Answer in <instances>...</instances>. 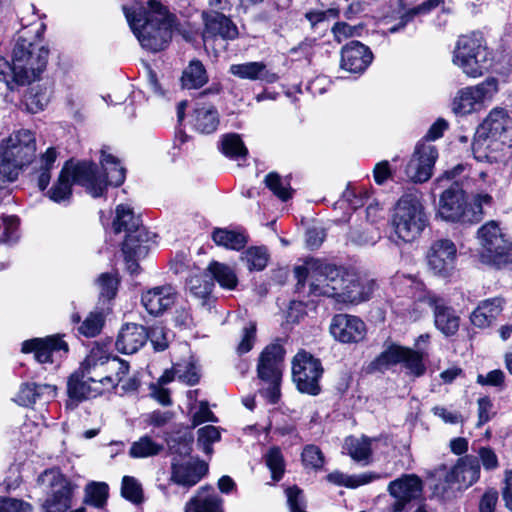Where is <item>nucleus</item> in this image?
Returning a JSON list of instances; mask_svg holds the SVG:
<instances>
[{"mask_svg":"<svg viewBox=\"0 0 512 512\" xmlns=\"http://www.w3.org/2000/svg\"><path fill=\"white\" fill-rule=\"evenodd\" d=\"M302 461L306 467L319 469L324 464V457L317 446L308 445L302 452Z\"/></svg>","mask_w":512,"mask_h":512,"instance_id":"nucleus-57","label":"nucleus"},{"mask_svg":"<svg viewBox=\"0 0 512 512\" xmlns=\"http://www.w3.org/2000/svg\"><path fill=\"white\" fill-rule=\"evenodd\" d=\"M128 373V362L111 356L104 346H94L78 370L68 379V405L76 406L79 402L111 391L120 384L124 391L136 390L139 382L135 377H128Z\"/></svg>","mask_w":512,"mask_h":512,"instance_id":"nucleus-1","label":"nucleus"},{"mask_svg":"<svg viewBox=\"0 0 512 512\" xmlns=\"http://www.w3.org/2000/svg\"><path fill=\"white\" fill-rule=\"evenodd\" d=\"M323 367L311 353L300 350L292 360V379L301 393L318 395Z\"/></svg>","mask_w":512,"mask_h":512,"instance_id":"nucleus-15","label":"nucleus"},{"mask_svg":"<svg viewBox=\"0 0 512 512\" xmlns=\"http://www.w3.org/2000/svg\"><path fill=\"white\" fill-rule=\"evenodd\" d=\"M108 485L104 482H91L86 486V502L95 506L103 507L108 498Z\"/></svg>","mask_w":512,"mask_h":512,"instance_id":"nucleus-50","label":"nucleus"},{"mask_svg":"<svg viewBox=\"0 0 512 512\" xmlns=\"http://www.w3.org/2000/svg\"><path fill=\"white\" fill-rule=\"evenodd\" d=\"M371 444L372 439L366 436H350L345 439L344 449L354 461L368 464L372 453Z\"/></svg>","mask_w":512,"mask_h":512,"instance_id":"nucleus-33","label":"nucleus"},{"mask_svg":"<svg viewBox=\"0 0 512 512\" xmlns=\"http://www.w3.org/2000/svg\"><path fill=\"white\" fill-rule=\"evenodd\" d=\"M287 503L290 512H306L303 491L296 486L286 489Z\"/></svg>","mask_w":512,"mask_h":512,"instance_id":"nucleus-60","label":"nucleus"},{"mask_svg":"<svg viewBox=\"0 0 512 512\" xmlns=\"http://www.w3.org/2000/svg\"><path fill=\"white\" fill-rule=\"evenodd\" d=\"M241 260L250 271H261L267 266L269 254L263 246L249 247L242 253Z\"/></svg>","mask_w":512,"mask_h":512,"instance_id":"nucleus-43","label":"nucleus"},{"mask_svg":"<svg viewBox=\"0 0 512 512\" xmlns=\"http://www.w3.org/2000/svg\"><path fill=\"white\" fill-rule=\"evenodd\" d=\"M477 238L482 248V262L501 265L507 261L512 242L498 222L492 220L482 225L477 231Z\"/></svg>","mask_w":512,"mask_h":512,"instance_id":"nucleus-13","label":"nucleus"},{"mask_svg":"<svg viewBox=\"0 0 512 512\" xmlns=\"http://www.w3.org/2000/svg\"><path fill=\"white\" fill-rule=\"evenodd\" d=\"M173 369L174 374L189 385H194L199 381V372L193 363H187L185 365L176 364Z\"/></svg>","mask_w":512,"mask_h":512,"instance_id":"nucleus-59","label":"nucleus"},{"mask_svg":"<svg viewBox=\"0 0 512 512\" xmlns=\"http://www.w3.org/2000/svg\"><path fill=\"white\" fill-rule=\"evenodd\" d=\"M190 293L200 301L202 307H210L213 282L208 275L191 276L188 282Z\"/></svg>","mask_w":512,"mask_h":512,"instance_id":"nucleus-35","label":"nucleus"},{"mask_svg":"<svg viewBox=\"0 0 512 512\" xmlns=\"http://www.w3.org/2000/svg\"><path fill=\"white\" fill-rule=\"evenodd\" d=\"M265 462L274 481H279L284 474L285 464L281 451L277 447L271 448L265 455Z\"/></svg>","mask_w":512,"mask_h":512,"instance_id":"nucleus-52","label":"nucleus"},{"mask_svg":"<svg viewBox=\"0 0 512 512\" xmlns=\"http://www.w3.org/2000/svg\"><path fill=\"white\" fill-rule=\"evenodd\" d=\"M265 184L282 201H286L292 196L289 185L276 172H270L266 175Z\"/></svg>","mask_w":512,"mask_h":512,"instance_id":"nucleus-53","label":"nucleus"},{"mask_svg":"<svg viewBox=\"0 0 512 512\" xmlns=\"http://www.w3.org/2000/svg\"><path fill=\"white\" fill-rule=\"evenodd\" d=\"M35 154L34 133L26 129L13 132L0 143V177L9 182L15 181L34 160Z\"/></svg>","mask_w":512,"mask_h":512,"instance_id":"nucleus-5","label":"nucleus"},{"mask_svg":"<svg viewBox=\"0 0 512 512\" xmlns=\"http://www.w3.org/2000/svg\"><path fill=\"white\" fill-rule=\"evenodd\" d=\"M190 122L198 133L212 134L218 129L220 115L213 104L197 102L193 108Z\"/></svg>","mask_w":512,"mask_h":512,"instance_id":"nucleus-27","label":"nucleus"},{"mask_svg":"<svg viewBox=\"0 0 512 512\" xmlns=\"http://www.w3.org/2000/svg\"><path fill=\"white\" fill-rule=\"evenodd\" d=\"M104 322L105 318L101 311H92L81 323L78 331L85 337H95L101 332Z\"/></svg>","mask_w":512,"mask_h":512,"instance_id":"nucleus-48","label":"nucleus"},{"mask_svg":"<svg viewBox=\"0 0 512 512\" xmlns=\"http://www.w3.org/2000/svg\"><path fill=\"white\" fill-rule=\"evenodd\" d=\"M127 22L141 47L150 52L165 49L172 37L173 17L157 0L123 6Z\"/></svg>","mask_w":512,"mask_h":512,"instance_id":"nucleus-3","label":"nucleus"},{"mask_svg":"<svg viewBox=\"0 0 512 512\" xmlns=\"http://www.w3.org/2000/svg\"><path fill=\"white\" fill-rule=\"evenodd\" d=\"M177 299V292L172 285L166 284L149 288L142 292L141 303L146 311L154 316L163 314Z\"/></svg>","mask_w":512,"mask_h":512,"instance_id":"nucleus-23","label":"nucleus"},{"mask_svg":"<svg viewBox=\"0 0 512 512\" xmlns=\"http://www.w3.org/2000/svg\"><path fill=\"white\" fill-rule=\"evenodd\" d=\"M512 118L504 108H493L477 129L472 144L478 162L494 163L505 146H511Z\"/></svg>","mask_w":512,"mask_h":512,"instance_id":"nucleus-4","label":"nucleus"},{"mask_svg":"<svg viewBox=\"0 0 512 512\" xmlns=\"http://www.w3.org/2000/svg\"><path fill=\"white\" fill-rule=\"evenodd\" d=\"M229 72L240 79H247L251 81L261 80L273 83L278 79L277 75L270 72L263 62L233 64L230 66Z\"/></svg>","mask_w":512,"mask_h":512,"instance_id":"nucleus-31","label":"nucleus"},{"mask_svg":"<svg viewBox=\"0 0 512 512\" xmlns=\"http://www.w3.org/2000/svg\"><path fill=\"white\" fill-rule=\"evenodd\" d=\"M164 447L154 441L150 436L145 435L134 441L129 449V456L135 459L153 457L160 454Z\"/></svg>","mask_w":512,"mask_h":512,"instance_id":"nucleus-36","label":"nucleus"},{"mask_svg":"<svg viewBox=\"0 0 512 512\" xmlns=\"http://www.w3.org/2000/svg\"><path fill=\"white\" fill-rule=\"evenodd\" d=\"M140 235H141V231L138 229H137V235H133V234L129 233L126 236V238L123 242V246H122V251L125 254L126 260L128 262V267L133 272L136 270V268L138 266L136 263V260L139 259L140 257L145 256V254L147 252V246L142 245L140 243H136V242H138L137 238Z\"/></svg>","mask_w":512,"mask_h":512,"instance_id":"nucleus-37","label":"nucleus"},{"mask_svg":"<svg viewBox=\"0 0 512 512\" xmlns=\"http://www.w3.org/2000/svg\"><path fill=\"white\" fill-rule=\"evenodd\" d=\"M59 351H68V345L58 335L45 338H34L22 343V352L34 353L39 363L53 362V354Z\"/></svg>","mask_w":512,"mask_h":512,"instance_id":"nucleus-24","label":"nucleus"},{"mask_svg":"<svg viewBox=\"0 0 512 512\" xmlns=\"http://www.w3.org/2000/svg\"><path fill=\"white\" fill-rule=\"evenodd\" d=\"M441 0H424L422 3L412 7L408 12L400 19L397 25H394L388 29V33H396L403 29L407 24L409 18L414 15H420L428 12L430 9L436 7ZM404 5L410 4V0H401Z\"/></svg>","mask_w":512,"mask_h":512,"instance_id":"nucleus-47","label":"nucleus"},{"mask_svg":"<svg viewBox=\"0 0 512 512\" xmlns=\"http://www.w3.org/2000/svg\"><path fill=\"white\" fill-rule=\"evenodd\" d=\"M197 445L205 454L210 455L213 452L212 444L220 440V431L212 425L204 426L197 431Z\"/></svg>","mask_w":512,"mask_h":512,"instance_id":"nucleus-49","label":"nucleus"},{"mask_svg":"<svg viewBox=\"0 0 512 512\" xmlns=\"http://www.w3.org/2000/svg\"><path fill=\"white\" fill-rule=\"evenodd\" d=\"M405 353H407V348L390 345L375 359L373 365L377 370H386L393 365L402 363Z\"/></svg>","mask_w":512,"mask_h":512,"instance_id":"nucleus-42","label":"nucleus"},{"mask_svg":"<svg viewBox=\"0 0 512 512\" xmlns=\"http://www.w3.org/2000/svg\"><path fill=\"white\" fill-rule=\"evenodd\" d=\"M433 307L435 325L444 335H454L459 329V317L454 310L444 304L442 300H430Z\"/></svg>","mask_w":512,"mask_h":512,"instance_id":"nucleus-32","label":"nucleus"},{"mask_svg":"<svg viewBox=\"0 0 512 512\" xmlns=\"http://www.w3.org/2000/svg\"><path fill=\"white\" fill-rule=\"evenodd\" d=\"M339 16L337 8H329L326 10H310L305 13V18L310 23L312 28L321 25L330 19H335Z\"/></svg>","mask_w":512,"mask_h":512,"instance_id":"nucleus-56","label":"nucleus"},{"mask_svg":"<svg viewBox=\"0 0 512 512\" xmlns=\"http://www.w3.org/2000/svg\"><path fill=\"white\" fill-rule=\"evenodd\" d=\"M169 449L172 455L169 482L188 490L207 474L208 465L204 461L181 459L182 456L186 457L191 453V445L188 442L179 443L177 448L171 445Z\"/></svg>","mask_w":512,"mask_h":512,"instance_id":"nucleus-11","label":"nucleus"},{"mask_svg":"<svg viewBox=\"0 0 512 512\" xmlns=\"http://www.w3.org/2000/svg\"><path fill=\"white\" fill-rule=\"evenodd\" d=\"M49 50L40 43L19 38L13 49V80L26 85L39 78L45 70Z\"/></svg>","mask_w":512,"mask_h":512,"instance_id":"nucleus-8","label":"nucleus"},{"mask_svg":"<svg viewBox=\"0 0 512 512\" xmlns=\"http://www.w3.org/2000/svg\"><path fill=\"white\" fill-rule=\"evenodd\" d=\"M284 354L283 346L275 342L267 345L259 355L257 375L263 383L260 394L270 403H276L280 398Z\"/></svg>","mask_w":512,"mask_h":512,"instance_id":"nucleus-10","label":"nucleus"},{"mask_svg":"<svg viewBox=\"0 0 512 512\" xmlns=\"http://www.w3.org/2000/svg\"><path fill=\"white\" fill-rule=\"evenodd\" d=\"M212 239L218 246L231 250H240L247 242L246 237L242 233L223 228L215 229L212 233Z\"/></svg>","mask_w":512,"mask_h":512,"instance_id":"nucleus-39","label":"nucleus"},{"mask_svg":"<svg viewBox=\"0 0 512 512\" xmlns=\"http://www.w3.org/2000/svg\"><path fill=\"white\" fill-rule=\"evenodd\" d=\"M73 183L85 187L86 191L93 197L103 195L104 184L96 177L93 165L88 162L77 164L67 162L63 166L57 181L48 191L49 198L56 203L68 201L71 197Z\"/></svg>","mask_w":512,"mask_h":512,"instance_id":"nucleus-6","label":"nucleus"},{"mask_svg":"<svg viewBox=\"0 0 512 512\" xmlns=\"http://www.w3.org/2000/svg\"><path fill=\"white\" fill-rule=\"evenodd\" d=\"M56 158L57 152L55 148L52 147L48 148L46 152L40 156L36 169L37 185L40 190L47 188L51 179L50 171L54 168Z\"/></svg>","mask_w":512,"mask_h":512,"instance_id":"nucleus-38","label":"nucleus"},{"mask_svg":"<svg viewBox=\"0 0 512 512\" xmlns=\"http://www.w3.org/2000/svg\"><path fill=\"white\" fill-rule=\"evenodd\" d=\"M380 239V234L375 229L355 230L351 233V241L357 245H374Z\"/></svg>","mask_w":512,"mask_h":512,"instance_id":"nucleus-62","label":"nucleus"},{"mask_svg":"<svg viewBox=\"0 0 512 512\" xmlns=\"http://www.w3.org/2000/svg\"><path fill=\"white\" fill-rule=\"evenodd\" d=\"M391 223L397 237L404 242H412L421 235L428 217L417 193H407L398 200Z\"/></svg>","mask_w":512,"mask_h":512,"instance_id":"nucleus-7","label":"nucleus"},{"mask_svg":"<svg viewBox=\"0 0 512 512\" xmlns=\"http://www.w3.org/2000/svg\"><path fill=\"white\" fill-rule=\"evenodd\" d=\"M99 295L103 299L110 300L115 297L118 289L119 279L116 274L102 273L96 281Z\"/></svg>","mask_w":512,"mask_h":512,"instance_id":"nucleus-51","label":"nucleus"},{"mask_svg":"<svg viewBox=\"0 0 512 512\" xmlns=\"http://www.w3.org/2000/svg\"><path fill=\"white\" fill-rule=\"evenodd\" d=\"M51 91L47 87L36 86L29 90L25 95V104L31 113H37L44 109L49 103Z\"/></svg>","mask_w":512,"mask_h":512,"instance_id":"nucleus-45","label":"nucleus"},{"mask_svg":"<svg viewBox=\"0 0 512 512\" xmlns=\"http://www.w3.org/2000/svg\"><path fill=\"white\" fill-rule=\"evenodd\" d=\"M36 391L37 386L35 383L24 384L17 393L15 401L21 406H31L38 400Z\"/></svg>","mask_w":512,"mask_h":512,"instance_id":"nucleus-61","label":"nucleus"},{"mask_svg":"<svg viewBox=\"0 0 512 512\" xmlns=\"http://www.w3.org/2000/svg\"><path fill=\"white\" fill-rule=\"evenodd\" d=\"M30 504L13 498L0 499V512H31Z\"/></svg>","mask_w":512,"mask_h":512,"instance_id":"nucleus-64","label":"nucleus"},{"mask_svg":"<svg viewBox=\"0 0 512 512\" xmlns=\"http://www.w3.org/2000/svg\"><path fill=\"white\" fill-rule=\"evenodd\" d=\"M221 151L231 159H242L247 156L248 150L240 135L236 133L225 134L221 137Z\"/></svg>","mask_w":512,"mask_h":512,"instance_id":"nucleus-40","label":"nucleus"},{"mask_svg":"<svg viewBox=\"0 0 512 512\" xmlns=\"http://www.w3.org/2000/svg\"><path fill=\"white\" fill-rule=\"evenodd\" d=\"M438 158L436 147L430 143H419L405 167L407 178L415 183H423L432 176V169Z\"/></svg>","mask_w":512,"mask_h":512,"instance_id":"nucleus-17","label":"nucleus"},{"mask_svg":"<svg viewBox=\"0 0 512 512\" xmlns=\"http://www.w3.org/2000/svg\"><path fill=\"white\" fill-rule=\"evenodd\" d=\"M37 483L47 494L42 505L44 512H66L71 507L73 487L58 469L45 470Z\"/></svg>","mask_w":512,"mask_h":512,"instance_id":"nucleus-12","label":"nucleus"},{"mask_svg":"<svg viewBox=\"0 0 512 512\" xmlns=\"http://www.w3.org/2000/svg\"><path fill=\"white\" fill-rule=\"evenodd\" d=\"M148 338L151 341L154 349L157 351H163L168 347L167 332L162 326H154L148 333Z\"/></svg>","mask_w":512,"mask_h":512,"instance_id":"nucleus-63","label":"nucleus"},{"mask_svg":"<svg viewBox=\"0 0 512 512\" xmlns=\"http://www.w3.org/2000/svg\"><path fill=\"white\" fill-rule=\"evenodd\" d=\"M209 271L221 287L232 290L237 286V276L229 266L213 262L209 265Z\"/></svg>","mask_w":512,"mask_h":512,"instance_id":"nucleus-44","label":"nucleus"},{"mask_svg":"<svg viewBox=\"0 0 512 512\" xmlns=\"http://www.w3.org/2000/svg\"><path fill=\"white\" fill-rule=\"evenodd\" d=\"M453 63L471 78L481 77L490 67V53L481 36H461L453 53Z\"/></svg>","mask_w":512,"mask_h":512,"instance_id":"nucleus-9","label":"nucleus"},{"mask_svg":"<svg viewBox=\"0 0 512 512\" xmlns=\"http://www.w3.org/2000/svg\"><path fill=\"white\" fill-rule=\"evenodd\" d=\"M379 478L380 475L374 472H365L359 475H348L340 471H334L327 475V480L330 483L351 489L368 484Z\"/></svg>","mask_w":512,"mask_h":512,"instance_id":"nucleus-34","label":"nucleus"},{"mask_svg":"<svg viewBox=\"0 0 512 512\" xmlns=\"http://www.w3.org/2000/svg\"><path fill=\"white\" fill-rule=\"evenodd\" d=\"M498 92L496 78H487L483 82L464 87L457 91L452 101V111L456 115L465 116L480 111L486 101L491 100Z\"/></svg>","mask_w":512,"mask_h":512,"instance_id":"nucleus-14","label":"nucleus"},{"mask_svg":"<svg viewBox=\"0 0 512 512\" xmlns=\"http://www.w3.org/2000/svg\"><path fill=\"white\" fill-rule=\"evenodd\" d=\"M332 337L345 344L358 343L366 336V325L357 316L349 314H337L330 323Z\"/></svg>","mask_w":512,"mask_h":512,"instance_id":"nucleus-20","label":"nucleus"},{"mask_svg":"<svg viewBox=\"0 0 512 512\" xmlns=\"http://www.w3.org/2000/svg\"><path fill=\"white\" fill-rule=\"evenodd\" d=\"M456 259L457 249L451 240L439 239L431 245L428 265L435 274L449 276L455 268Z\"/></svg>","mask_w":512,"mask_h":512,"instance_id":"nucleus-22","label":"nucleus"},{"mask_svg":"<svg viewBox=\"0 0 512 512\" xmlns=\"http://www.w3.org/2000/svg\"><path fill=\"white\" fill-rule=\"evenodd\" d=\"M138 227V219L134 216L133 211L126 205H118L116 208V217L113 221V229L115 233L121 231H132Z\"/></svg>","mask_w":512,"mask_h":512,"instance_id":"nucleus-46","label":"nucleus"},{"mask_svg":"<svg viewBox=\"0 0 512 512\" xmlns=\"http://www.w3.org/2000/svg\"><path fill=\"white\" fill-rule=\"evenodd\" d=\"M204 29L202 38L205 44L220 38L225 41L238 37V28L234 22L218 11L203 12Z\"/></svg>","mask_w":512,"mask_h":512,"instance_id":"nucleus-21","label":"nucleus"},{"mask_svg":"<svg viewBox=\"0 0 512 512\" xmlns=\"http://www.w3.org/2000/svg\"><path fill=\"white\" fill-rule=\"evenodd\" d=\"M504 301L495 297L481 301L471 313V323L478 328L489 327L501 314Z\"/></svg>","mask_w":512,"mask_h":512,"instance_id":"nucleus-30","label":"nucleus"},{"mask_svg":"<svg viewBox=\"0 0 512 512\" xmlns=\"http://www.w3.org/2000/svg\"><path fill=\"white\" fill-rule=\"evenodd\" d=\"M439 216L449 222L474 223L479 221V211L470 208L464 191L458 185L446 189L439 201Z\"/></svg>","mask_w":512,"mask_h":512,"instance_id":"nucleus-16","label":"nucleus"},{"mask_svg":"<svg viewBox=\"0 0 512 512\" xmlns=\"http://www.w3.org/2000/svg\"><path fill=\"white\" fill-rule=\"evenodd\" d=\"M88 163L90 164V162ZM100 163L105 176L99 174L94 163H91V165L94 167L96 177L104 184L103 192L108 185L120 186L124 182L125 168L121 166L114 155L102 149Z\"/></svg>","mask_w":512,"mask_h":512,"instance_id":"nucleus-29","label":"nucleus"},{"mask_svg":"<svg viewBox=\"0 0 512 512\" xmlns=\"http://www.w3.org/2000/svg\"><path fill=\"white\" fill-rule=\"evenodd\" d=\"M121 493L124 498L134 504H139L143 500L141 484L137 479L131 476H124L122 479Z\"/></svg>","mask_w":512,"mask_h":512,"instance_id":"nucleus-54","label":"nucleus"},{"mask_svg":"<svg viewBox=\"0 0 512 512\" xmlns=\"http://www.w3.org/2000/svg\"><path fill=\"white\" fill-rule=\"evenodd\" d=\"M148 339V332L145 327L135 323H128L122 326L116 339V349L123 354L137 352Z\"/></svg>","mask_w":512,"mask_h":512,"instance_id":"nucleus-26","label":"nucleus"},{"mask_svg":"<svg viewBox=\"0 0 512 512\" xmlns=\"http://www.w3.org/2000/svg\"><path fill=\"white\" fill-rule=\"evenodd\" d=\"M185 512H223V499L211 486H202L186 503Z\"/></svg>","mask_w":512,"mask_h":512,"instance_id":"nucleus-28","label":"nucleus"},{"mask_svg":"<svg viewBox=\"0 0 512 512\" xmlns=\"http://www.w3.org/2000/svg\"><path fill=\"white\" fill-rule=\"evenodd\" d=\"M208 80L206 70L200 61H191L182 75V84L188 89L199 88Z\"/></svg>","mask_w":512,"mask_h":512,"instance_id":"nucleus-41","label":"nucleus"},{"mask_svg":"<svg viewBox=\"0 0 512 512\" xmlns=\"http://www.w3.org/2000/svg\"><path fill=\"white\" fill-rule=\"evenodd\" d=\"M373 54L359 41H351L341 50V68L350 73H362L371 64Z\"/></svg>","mask_w":512,"mask_h":512,"instance_id":"nucleus-25","label":"nucleus"},{"mask_svg":"<svg viewBox=\"0 0 512 512\" xmlns=\"http://www.w3.org/2000/svg\"><path fill=\"white\" fill-rule=\"evenodd\" d=\"M0 224V242H11L17 237L18 219L15 216L2 217Z\"/></svg>","mask_w":512,"mask_h":512,"instance_id":"nucleus-58","label":"nucleus"},{"mask_svg":"<svg viewBox=\"0 0 512 512\" xmlns=\"http://www.w3.org/2000/svg\"><path fill=\"white\" fill-rule=\"evenodd\" d=\"M433 476L444 477L448 485L456 483L459 489L467 488L479 479V459L476 456L467 455L449 471L445 465H441L435 470Z\"/></svg>","mask_w":512,"mask_h":512,"instance_id":"nucleus-18","label":"nucleus"},{"mask_svg":"<svg viewBox=\"0 0 512 512\" xmlns=\"http://www.w3.org/2000/svg\"><path fill=\"white\" fill-rule=\"evenodd\" d=\"M405 354L402 361L405 368L414 376H421L425 372V366L422 361L423 354L409 348H407V353Z\"/></svg>","mask_w":512,"mask_h":512,"instance_id":"nucleus-55","label":"nucleus"},{"mask_svg":"<svg viewBox=\"0 0 512 512\" xmlns=\"http://www.w3.org/2000/svg\"><path fill=\"white\" fill-rule=\"evenodd\" d=\"M294 274L298 286L309 280L310 294L330 297L338 303L364 302L370 298L374 287L371 280L313 258L295 267Z\"/></svg>","mask_w":512,"mask_h":512,"instance_id":"nucleus-2","label":"nucleus"},{"mask_svg":"<svg viewBox=\"0 0 512 512\" xmlns=\"http://www.w3.org/2000/svg\"><path fill=\"white\" fill-rule=\"evenodd\" d=\"M423 484L414 474H405L391 481L387 487L389 494L395 499L393 512H402L407 504L421 496Z\"/></svg>","mask_w":512,"mask_h":512,"instance_id":"nucleus-19","label":"nucleus"}]
</instances>
